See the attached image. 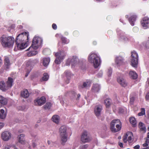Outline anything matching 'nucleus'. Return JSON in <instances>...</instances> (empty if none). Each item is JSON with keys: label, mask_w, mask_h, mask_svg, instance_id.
Returning <instances> with one entry per match:
<instances>
[{"label": "nucleus", "mask_w": 149, "mask_h": 149, "mask_svg": "<svg viewBox=\"0 0 149 149\" xmlns=\"http://www.w3.org/2000/svg\"><path fill=\"white\" fill-rule=\"evenodd\" d=\"M29 36V32H24L18 35L15 40V43L17 49H23L27 46Z\"/></svg>", "instance_id": "f257e3e1"}, {"label": "nucleus", "mask_w": 149, "mask_h": 149, "mask_svg": "<svg viewBox=\"0 0 149 149\" xmlns=\"http://www.w3.org/2000/svg\"><path fill=\"white\" fill-rule=\"evenodd\" d=\"M0 41L3 47L10 48L13 46L15 39L12 36L6 37L3 35L0 38Z\"/></svg>", "instance_id": "f03ea898"}, {"label": "nucleus", "mask_w": 149, "mask_h": 149, "mask_svg": "<svg viewBox=\"0 0 149 149\" xmlns=\"http://www.w3.org/2000/svg\"><path fill=\"white\" fill-rule=\"evenodd\" d=\"M66 130V127L65 125L61 126L59 129V132L61 141V143L63 145H64L65 143L67 141L68 135Z\"/></svg>", "instance_id": "7ed1b4c3"}, {"label": "nucleus", "mask_w": 149, "mask_h": 149, "mask_svg": "<svg viewBox=\"0 0 149 149\" xmlns=\"http://www.w3.org/2000/svg\"><path fill=\"white\" fill-rule=\"evenodd\" d=\"M88 61L89 62L93 63L95 68H98L100 63V57L97 54L94 53L91 54L88 57Z\"/></svg>", "instance_id": "20e7f679"}, {"label": "nucleus", "mask_w": 149, "mask_h": 149, "mask_svg": "<svg viewBox=\"0 0 149 149\" xmlns=\"http://www.w3.org/2000/svg\"><path fill=\"white\" fill-rule=\"evenodd\" d=\"M42 40L41 38L38 36L34 37L31 46L27 50H29L31 48L34 50L37 49L42 45Z\"/></svg>", "instance_id": "39448f33"}, {"label": "nucleus", "mask_w": 149, "mask_h": 149, "mask_svg": "<svg viewBox=\"0 0 149 149\" xmlns=\"http://www.w3.org/2000/svg\"><path fill=\"white\" fill-rule=\"evenodd\" d=\"M131 65L134 68H137L138 65L139 56L138 54L134 50L131 52Z\"/></svg>", "instance_id": "423d86ee"}, {"label": "nucleus", "mask_w": 149, "mask_h": 149, "mask_svg": "<svg viewBox=\"0 0 149 149\" xmlns=\"http://www.w3.org/2000/svg\"><path fill=\"white\" fill-rule=\"evenodd\" d=\"M120 121L119 119L113 120L111 123L110 129L112 132H115L119 131L121 127L118 123H119Z\"/></svg>", "instance_id": "0eeeda50"}, {"label": "nucleus", "mask_w": 149, "mask_h": 149, "mask_svg": "<svg viewBox=\"0 0 149 149\" xmlns=\"http://www.w3.org/2000/svg\"><path fill=\"white\" fill-rule=\"evenodd\" d=\"M92 138L88 132L86 130L84 131L81 135V141L82 143H85L90 142Z\"/></svg>", "instance_id": "6e6552de"}, {"label": "nucleus", "mask_w": 149, "mask_h": 149, "mask_svg": "<svg viewBox=\"0 0 149 149\" xmlns=\"http://www.w3.org/2000/svg\"><path fill=\"white\" fill-rule=\"evenodd\" d=\"M123 140L125 143H126L127 141L129 143H132L133 141V136L132 132H128L123 136Z\"/></svg>", "instance_id": "1a4fd4ad"}, {"label": "nucleus", "mask_w": 149, "mask_h": 149, "mask_svg": "<svg viewBox=\"0 0 149 149\" xmlns=\"http://www.w3.org/2000/svg\"><path fill=\"white\" fill-rule=\"evenodd\" d=\"M46 100L45 97L44 96H42L40 98H38L35 100L34 102L36 105L41 106L45 103Z\"/></svg>", "instance_id": "9d476101"}, {"label": "nucleus", "mask_w": 149, "mask_h": 149, "mask_svg": "<svg viewBox=\"0 0 149 149\" xmlns=\"http://www.w3.org/2000/svg\"><path fill=\"white\" fill-rule=\"evenodd\" d=\"M78 60L77 56H73L72 58H69L68 59L65 64L67 66L69 65L71 63L72 66H74L77 63Z\"/></svg>", "instance_id": "9b49d317"}, {"label": "nucleus", "mask_w": 149, "mask_h": 149, "mask_svg": "<svg viewBox=\"0 0 149 149\" xmlns=\"http://www.w3.org/2000/svg\"><path fill=\"white\" fill-rule=\"evenodd\" d=\"M1 137L4 141H7L11 138V134L8 132L5 131L2 134Z\"/></svg>", "instance_id": "f8f14e48"}, {"label": "nucleus", "mask_w": 149, "mask_h": 149, "mask_svg": "<svg viewBox=\"0 0 149 149\" xmlns=\"http://www.w3.org/2000/svg\"><path fill=\"white\" fill-rule=\"evenodd\" d=\"M142 26L144 29L149 28V19L146 17L143 18L141 22Z\"/></svg>", "instance_id": "ddd939ff"}, {"label": "nucleus", "mask_w": 149, "mask_h": 149, "mask_svg": "<svg viewBox=\"0 0 149 149\" xmlns=\"http://www.w3.org/2000/svg\"><path fill=\"white\" fill-rule=\"evenodd\" d=\"M38 62V60L37 59H30L26 61V65L27 67L30 66V67H31Z\"/></svg>", "instance_id": "4468645a"}, {"label": "nucleus", "mask_w": 149, "mask_h": 149, "mask_svg": "<svg viewBox=\"0 0 149 149\" xmlns=\"http://www.w3.org/2000/svg\"><path fill=\"white\" fill-rule=\"evenodd\" d=\"M66 55V54L64 51H59V52H57L55 54V56L56 57H57L59 59L63 60L65 56Z\"/></svg>", "instance_id": "2eb2a0df"}, {"label": "nucleus", "mask_w": 149, "mask_h": 149, "mask_svg": "<svg viewBox=\"0 0 149 149\" xmlns=\"http://www.w3.org/2000/svg\"><path fill=\"white\" fill-rule=\"evenodd\" d=\"M102 109V106L101 105H97L95 107L94 111L96 116H98L100 115Z\"/></svg>", "instance_id": "dca6fc26"}, {"label": "nucleus", "mask_w": 149, "mask_h": 149, "mask_svg": "<svg viewBox=\"0 0 149 149\" xmlns=\"http://www.w3.org/2000/svg\"><path fill=\"white\" fill-rule=\"evenodd\" d=\"M137 16L135 15H131L128 18L129 21L131 25L133 26L134 25V23L136 21Z\"/></svg>", "instance_id": "f3484780"}, {"label": "nucleus", "mask_w": 149, "mask_h": 149, "mask_svg": "<svg viewBox=\"0 0 149 149\" xmlns=\"http://www.w3.org/2000/svg\"><path fill=\"white\" fill-rule=\"evenodd\" d=\"M13 82V79L10 77H8V80L6 82V86L8 89L9 88H11L12 86Z\"/></svg>", "instance_id": "a211bd4d"}, {"label": "nucleus", "mask_w": 149, "mask_h": 149, "mask_svg": "<svg viewBox=\"0 0 149 149\" xmlns=\"http://www.w3.org/2000/svg\"><path fill=\"white\" fill-rule=\"evenodd\" d=\"M138 126L141 131L144 133L146 132V128L144 124L141 122H140Z\"/></svg>", "instance_id": "6ab92c4d"}, {"label": "nucleus", "mask_w": 149, "mask_h": 149, "mask_svg": "<svg viewBox=\"0 0 149 149\" xmlns=\"http://www.w3.org/2000/svg\"><path fill=\"white\" fill-rule=\"evenodd\" d=\"M129 76L130 77L133 79H136L138 77V75L137 73L134 71H130L129 72Z\"/></svg>", "instance_id": "aec40b11"}, {"label": "nucleus", "mask_w": 149, "mask_h": 149, "mask_svg": "<svg viewBox=\"0 0 149 149\" xmlns=\"http://www.w3.org/2000/svg\"><path fill=\"white\" fill-rule=\"evenodd\" d=\"M21 95L22 97L25 98H28L29 95L28 91L26 89H24L22 91Z\"/></svg>", "instance_id": "412c9836"}, {"label": "nucleus", "mask_w": 149, "mask_h": 149, "mask_svg": "<svg viewBox=\"0 0 149 149\" xmlns=\"http://www.w3.org/2000/svg\"><path fill=\"white\" fill-rule=\"evenodd\" d=\"M100 89V85L98 84H93L92 90L94 92H98Z\"/></svg>", "instance_id": "4be33fe9"}, {"label": "nucleus", "mask_w": 149, "mask_h": 149, "mask_svg": "<svg viewBox=\"0 0 149 149\" xmlns=\"http://www.w3.org/2000/svg\"><path fill=\"white\" fill-rule=\"evenodd\" d=\"M0 89L4 91L8 89L7 86L5 85V82L3 81L0 82Z\"/></svg>", "instance_id": "5701e85b"}, {"label": "nucleus", "mask_w": 149, "mask_h": 149, "mask_svg": "<svg viewBox=\"0 0 149 149\" xmlns=\"http://www.w3.org/2000/svg\"><path fill=\"white\" fill-rule=\"evenodd\" d=\"M32 49H33L31 48L30 49H31L30 51L28 52L27 54V55L28 56L30 57L36 55L38 53V52H37V51L36 50L32 51Z\"/></svg>", "instance_id": "b1692460"}, {"label": "nucleus", "mask_w": 149, "mask_h": 149, "mask_svg": "<svg viewBox=\"0 0 149 149\" xmlns=\"http://www.w3.org/2000/svg\"><path fill=\"white\" fill-rule=\"evenodd\" d=\"M129 121L133 127H135L136 126V121L134 117H130L129 118Z\"/></svg>", "instance_id": "393cba45"}, {"label": "nucleus", "mask_w": 149, "mask_h": 149, "mask_svg": "<svg viewBox=\"0 0 149 149\" xmlns=\"http://www.w3.org/2000/svg\"><path fill=\"white\" fill-rule=\"evenodd\" d=\"M24 134H21L19 136V141L22 144H24L25 143V140L24 139Z\"/></svg>", "instance_id": "a878e982"}, {"label": "nucleus", "mask_w": 149, "mask_h": 149, "mask_svg": "<svg viewBox=\"0 0 149 149\" xmlns=\"http://www.w3.org/2000/svg\"><path fill=\"white\" fill-rule=\"evenodd\" d=\"M52 120L56 124H58L59 121V117L57 115H54L52 118Z\"/></svg>", "instance_id": "bb28decb"}, {"label": "nucleus", "mask_w": 149, "mask_h": 149, "mask_svg": "<svg viewBox=\"0 0 149 149\" xmlns=\"http://www.w3.org/2000/svg\"><path fill=\"white\" fill-rule=\"evenodd\" d=\"M66 76L67 77V80L66 81V84H68L69 83V81L70 79V77L71 75L70 72L69 70H66L64 72Z\"/></svg>", "instance_id": "cd10ccee"}, {"label": "nucleus", "mask_w": 149, "mask_h": 149, "mask_svg": "<svg viewBox=\"0 0 149 149\" xmlns=\"http://www.w3.org/2000/svg\"><path fill=\"white\" fill-rule=\"evenodd\" d=\"M50 61V59L49 58H44L43 59V64L45 66H47Z\"/></svg>", "instance_id": "c85d7f7f"}, {"label": "nucleus", "mask_w": 149, "mask_h": 149, "mask_svg": "<svg viewBox=\"0 0 149 149\" xmlns=\"http://www.w3.org/2000/svg\"><path fill=\"white\" fill-rule=\"evenodd\" d=\"M104 103L106 107H108L111 104V100L109 98L106 99L105 100Z\"/></svg>", "instance_id": "c756f323"}, {"label": "nucleus", "mask_w": 149, "mask_h": 149, "mask_svg": "<svg viewBox=\"0 0 149 149\" xmlns=\"http://www.w3.org/2000/svg\"><path fill=\"white\" fill-rule=\"evenodd\" d=\"M91 83L92 82L91 81H87L86 82H84L82 86H81L82 88L86 87L87 86H90Z\"/></svg>", "instance_id": "7c9ffc66"}, {"label": "nucleus", "mask_w": 149, "mask_h": 149, "mask_svg": "<svg viewBox=\"0 0 149 149\" xmlns=\"http://www.w3.org/2000/svg\"><path fill=\"white\" fill-rule=\"evenodd\" d=\"M4 63L7 66V68H8V67L10 65V62L9 58L7 57H5L4 59Z\"/></svg>", "instance_id": "2f4dec72"}, {"label": "nucleus", "mask_w": 149, "mask_h": 149, "mask_svg": "<svg viewBox=\"0 0 149 149\" xmlns=\"http://www.w3.org/2000/svg\"><path fill=\"white\" fill-rule=\"evenodd\" d=\"M0 103L5 105L7 103V100L5 98L0 95Z\"/></svg>", "instance_id": "473e14b6"}, {"label": "nucleus", "mask_w": 149, "mask_h": 149, "mask_svg": "<svg viewBox=\"0 0 149 149\" xmlns=\"http://www.w3.org/2000/svg\"><path fill=\"white\" fill-rule=\"evenodd\" d=\"M6 117V114L4 113V111L3 109H1L0 111V118L4 119Z\"/></svg>", "instance_id": "72a5a7b5"}, {"label": "nucleus", "mask_w": 149, "mask_h": 149, "mask_svg": "<svg viewBox=\"0 0 149 149\" xmlns=\"http://www.w3.org/2000/svg\"><path fill=\"white\" fill-rule=\"evenodd\" d=\"M115 63L118 67L120 66L121 63V58L120 57H117L115 60Z\"/></svg>", "instance_id": "f704fd0d"}, {"label": "nucleus", "mask_w": 149, "mask_h": 149, "mask_svg": "<svg viewBox=\"0 0 149 149\" xmlns=\"http://www.w3.org/2000/svg\"><path fill=\"white\" fill-rule=\"evenodd\" d=\"M49 78V75L47 73H45L43 74V76L41 79V81H47Z\"/></svg>", "instance_id": "c9c22d12"}, {"label": "nucleus", "mask_w": 149, "mask_h": 149, "mask_svg": "<svg viewBox=\"0 0 149 149\" xmlns=\"http://www.w3.org/2000/svg\"><path fill=\"white\" fill-rule=\"evenodd\" d=\"M117 82L120 84H121V74L120 73H117Z\"/></svg>", "instance_id": "e433bc0d"}, {"label": "nucleus", "mask_w": 149, "mask_h": 149, "mask_svg": "<svg viewBox=\"0 0 149 149\" xmlns=\"http://www.w3.org/2000/svg\"><path fill=\"white\" fill-rule=\"evenodd\" d=\"M42 53L45 55H48L50 54L51 51L48 49L46 48L43 50Z\"/></svg>", "instance_id": "4c0bfd02"}, {"label": "nucleus", "mask_w": 149, "mask_h": 149, "mask_svg": "<svg viewBox=\"0 0 149 149\" xmlns=\"http://www.w3.org/2000/svg\"><path fill=\"white\" fill-rule=\"evenodd\" d=\"M51 107V104L49 102H47L44 106V108L45 109H49Z\"/></svg>", "instance_id": "58836bf2"}, {"label": "nucleus", "mask_w": 149, "mask_h": 149, "mask_svg": "<svg viewBox=\"0 0 149 149\" xmlns=\"http://www.w3.org/2000/svg\"><path fill=\"white\" fill-rule=\"evenodd\" d=\"M141 112L138 113V115L139 116H142L145 114V109L144 108L141 109Z\"/></svg>", "instance_id": "ea45409f"}, {"label": "nucleus", "mask_w": 149, "mask_h": 149, "mask_svg": "<svg viewBox=\"0 0 149 149\" xmlns=\"http://www.w3.org/2000/svg\"><path fill=\"white\" fill-rule=\"evenodd\" d=\"M127 83L126 80L122 79V86L125 87L127 86Z\"/></svg>", "instance_id": "a19ab883"}, {"label": "nucleus", "mask_w": 149, "mask_h": 149, "mask_svg": "<svg viewBox=\"0 0 149 149\" xmlns=\"http://www.w3.org/2000/svg\"><path fill=\"white\" fill-rule=\"evenodd\" d=\"M88 147V144L81 145L79 147V149H87Z\"/></svg>", "instance_id": "79ce46f5"}, {"label": "nucleus", "mask_w": 149, "mask_h": 149, "mask_svg": "<svg viewBox=\"0 0 149 149\" xmlns=\"http://www.w3.org/2000/svg\"><path fill=\"white\" fill-rule=\"evenodd\" d=\"M61 40L62 43L65 44L68 43V42H67L66 38L62 37L61 38Z\"/></svg>", "instance_id": "37998d69"}, {"label": "nucleus", "mask_w": 149, "mask_h": 149, "mask_svg": "<svg viewBox=\"0 0 149 149\" xmlns=\"http://www.w3.org/2000/svg\"><path fill=\"white\" fill-rule=\"evenodd\" d=\"M56 58L55 60V63L57 64H59L60 63L61 61H62V60H61V59H59L57 57H56Z\"/></svg>", "instance_id": "c03bdc74"}, {"label": "nucleus", "mask_w": 149, "mask_h": 149, "mask_svg": "<svg viewBox=\"0 0 149 149\" xmlns=\"http://www.w3.org/2000/svg\"><path fill=\"white\" fill-rule=\"evenodd\" d=\"M112 73V70L111 68L108 69L107 72V75L109 77L111 76Z\"/></svg>", "instance_id": "a18cd8bd"}, {"label": "nucleus", "mask_w": 149, "mask_h": 149, "mask_svg": "<svg viewBox=\"0 0 149 149\" xmlns=\"http://www.w3.org/2000/svg\"><path fill=\"white\" fill-rule=\"evenodd\" d=\"M73 34L74 36H79V34L78 31H75L73 32Z\"/></svg>", "instance_id": "49530a36"}, {"label": "nucleus", "mask_w": 149, "mask_h": 149, "mask_svg": "<svg viewBox=\"0 0 149 149\" xmlns=\"http://www.w3.org/2000/svg\"><path fill=\"white\" fill-rule=\"evenodd\" d=\"M52 26L53 29L56 30L57 29V26L56 24L54 23H53L52 25Z\"/></svg>", "instance_id": "de8ad7c7"}, {"label": "nucleus", "mask_w": 149, "mask_h": 149, "mask_svg": "<svg viewBox=\"0 0 149 149\" xmlns=\"http://www.w3.org/2000/svg\"><path fill=\"white\" fill-rule=\"evenodd\" d=\"M145 99L146 100H149V92H148L146 95Z\"/></svg>", "instance_id": "09e8293b"}, {"label": "nucleus", "mask_w": 149, "mask_h": 149, "mask_svg": "<svg viewBox=\"0 0 149 149\" xmlns=\"http://www.w3.org/2000/svg\"><path fill=\"white\" fill-rule=\"evenodd\" d=\"M122 39L124 41H126L128 40V38L127 37L124 36H122Z\"/></svg>", "instance_id": "8fccbe9b"}, {"label": "nucleus", "mask_w": 149, "mask_h": 149, "mask_svg": "<svg viewBox=\"0 0 149 149\" xmlns=\"http://www.w3.org/2000/svg\"><path fill=\"white\" fill-rule=\"evenodd\" d=\"M31 68L30 70H28V71H26V72L25 74V77H27L28 76L29 73H30V72L31 71Z\"/></svg>", "instance_id": "3c124183"}, {"label": "nucleus", "mask_w": 149, "mask_h": 149, "mask_svg": "<svg viewBox=\"0 0 149 149\" xmlns=\"http://www.w3.org/2000/svg\"><path fill=\"white\" fill-rule=\"evenodd\" d=\"M140 146L139 145H137L134 147V149H139L140 148Z\"/></svg>", "instance_id": "603ef678"}, {"label": "nucleus", "mask_w": 149, "mask_h": 149, "mask_svg": "<svg viewBox=\"0 0 149 149\" xmlns=\"http://www.w3.org/2000/svg\"><path fill=\"white\" fill-rule=\"evenodd\" d=\"M3 126V123H0V130L2 128Z\"/></svg>", "instance_id": "864d4df0"}, {"label": "nucleus", "mask_w": 149, "mask_h": 149, "mask_svg": "<svg viewBox=\"0 0 149 149\" xmlns=\"http://www.w3.org/2000/svg\"><path fill=\"white\" fill-rule=\"evenodd\" d=\"M142 146L143 147H147L148 146V144L146 142V143L143 144Z\"/></svg>", "instance_id": "5fc2aeb1"}, {"label": "nucleus", "mask_w": 149, "mask_h": 149, "mask_svg": "<svg viewBox=\"0 0 149 149\" xmlns=\"http://www.w3.org/2000/svg\"><path fill=\"white\" fill-rule=\"evenodd\" d=\"M134 97H132L130 98V101L131 102H133L134 100Z\"/></svg>", "instance_id": "6e6d98bb"}, {"label": "nucleus", "mask_w": 149, "mask_h": 149, "mask_svg": "<svg viewBox=\"0 0 149 149\" xmlns=\"http://www.w3.org/2000/svg\"><path fill=\"white\" fill-rule=\"evenodd\" d=\"M80 96H81V95H80V94H78V95H77V100H79V98L80 97Z\"/></svg>", "instance_id": "4d7b16f0"}, {"label": "nucleus", "mask_w": 149, "mask_h": 149, "mask_svg": "<svg viewBox=\"0 0 149 149\" xmlns=\"http://www.w3.org/2000/svg\"><path fill=\"white\" fill-rule=\"evenodd\" d=\"M102 73H99L98 74V77H102Z\"/></svg>", "instance_id": "13d9d810"}, {"label": "nucleus", "mask_w": 149, "mask_h": 149, "mask_svg": "<svg viewBox=\"0 0 149 149\" xmlns=\"http://www.w3.org/2000/svg\"><path fill=\"white\" fill-rule=\"evenodd\" d=\"M5 149H11L10 147L8 146H7L5 147Z\"/></svg>", "instance_id": "bf43d9fd"}, {"label": "nucleus", "mask_w": 149, "mask_h": 149, "mask_svg": "<svg viewBox=\"0 0 149 149\" xmlns=\"http://www.w3.org/2000/svg\"><path fill=\"white\" fill-rule=\"evenodd\" d=\"M36 146V145L35 143H33L32 146L33 148L35 147Z\"/></svg>", "instance_id": "052dcab7"}, {"label": "nucleus", "mask_w": 149, "mask_h": 149, "mask_svg": "<svg viewBox=\"0 0 149 149\" xmlns=\"http://www.w3.org/2000/svg\"><path fill=\"white\" fill-rule=\"evenodd\" d=\"M146 142L147 143H149V139H147L146 141Z\"/></svg>", "instance_id": "680f3d73"}, {"label": "nucleus", "mask_w": 149, "mask_h": 149, "mask_svg": "<svg viewBox=\"0 0 149 149\" xmlns=\"http://www.w3.org/2000/svg\"><path fill=\"white\" fill-rule=\"evenodd\" d=\"M93 44L94 45H96L97 44V42L96 41H93Z\"/></svg>", "instance_id": "e2e57ef3"}, {"label": "nucleus", "mask_w": 149, "mask_h": 149, "mask_svg": "<svg viewBox=\"0 0 149 149\" xmlns=\"http://www.w3.org/2000/svg\"><path fill=\"white\" fill-rule=\"evenodd\" d=\"M147 139H149V132H148L147 134Z\"/></svg>", "instance_id": "0e129e2a"}, {"label": "nucleus", "mask_w": 149, "mask_h": 149, "mask_svg": "<svg viewBox=\"0 0 149 149\" xmlns=\"http://www.w3.org/2000/svg\"><path fill=\"white\" fill-rule=\"evenodd\" d=\"M118 145H119V146L120 147H121V142H119V143H118Z\"/></svg>", "instance_id": "69168bd1"}, {"label": "nucleus", "mask_w": 149, "mask_h": 149, "mask_svg": "<svg viewBox=\"0 0 149 149\" xmlns=\"http://www.w3.org/2000/svg\"><path fill=\"white\" fill-rule=\"evenodd\" d=\"M50 143H51V142H50V141H47V143H48V144H49V145L50 144Z\"/></svg>", "instance_id": "338daca9"}, {"label": "nucleus", "mask_w": 149, "mask_h": 149, "mask_svg": "<svg viewBox=\"0 0 149 149\" xmlns=\"http://www.w3.org/2000/svg\"><path fill=\"white\" fill-rule=\"evenodd\" d=\"M144 149H149V147H146L145 148H144Z\"/></svg>", "instance_id": "774afa93"}]
</instances>
